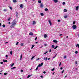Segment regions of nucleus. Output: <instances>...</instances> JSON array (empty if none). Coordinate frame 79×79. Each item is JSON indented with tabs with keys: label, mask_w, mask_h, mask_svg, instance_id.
<instances>
[{
	"label": "nucleus",
	"mask_w": 79,
	"mask_h": 79,
	"mask_svg": "<svg viewBox=\"0 0 79 79\" xmlns=\"http://www.w3.org/2000/svg\"><path fill=\"white\" fill-rule=\"evenodd\" d=\"M13 24L10 26L11 28H13L15 27V26L16 24V19H15L13 21Z\"/></svg>",
	"instance_id": "1"
},
{
	"label": "nucleus",
	"mask_w": 79,
	"mask_h": 79,
	"mask_svg": "<svg viewBox=\"0 0 79 79\" xmlns=\"http://www.w3.org/2000/svg\"><path fill=\"white\" fill-rule=\"evenodd\" d=\"M72 27L73 29H75L77 28V26L76 25H73L72 26Z\"/></svg>",
	"instance_id": "2"
},
{
	"label": "nucleus",
	"mask_w": 79,
	"mask_h": 79,
	"mask_svg": "<svg viewBox=\"0 0 79 79\" xmlns=\"http://www.w3.org/2000/svg\"><path fill=\"white\" fill-rule=\"evenodd\" d=\"M40 8H43V7H44V4H43V3H41L40 4Z\"/></svg>",
	"instance_id": "3"
},
{
	"label": "nucleus",
	"mask_w": 79,
	"mask_h": 79,
	"mask_svg": "<svg viewBox=\"0 0 79 79\" xmlns=\"http://www.w3.org/2000/svg\"><path fill=\"white\" fill-rule=\"evenodd\" d=\"M16 14V17H18V12L16 11L15 12Z\"/></svg>",
	"instance_id": "4"
},
{
	"label": "nucleus",
	"mask_w": 79,
	"mask_h": 79,
	"mask_svg": "<svg viewBox=\"0 0 79 79\" xmlns=\"http://www.w3.org/2000/svg\"><path fill=\"white\" fill-rule=\"evenodd\" d=\"M53 42H54V43H57L58 41L56 40H53Z\"/></svg>",
	"instance_id": "5"
},
{
	"label": "nucleus",
	"mask_w": 79,
	"mask_h": 79,
	"mask_svg": "<svg viewBox=\"0 0 79 79\" xmlns=\"http://www.w3.org/2000/svg\"><path fill=\"white\" fill-rule=\"evenodd\" d=\"M48 22L50 24V26H52V22H51V21L50 20H49Z\"/></svg>",
	"instance_id": "6"
},
{
	"label": "nucleus",
	"mask_w": 79,
	"mask_h": 79,
	"mask_svg": "<svg viewBox=\"0 0 79 79\" xmlns=\"http://www.w3.org/2000/svg\"><path fill=\"white\" fill-rule=\"evenodd\" d=\"M29 35H33V33L32 32H30L29 33Z\"/></svg>",
	"instance_id": "7"
},
{
	"label": "nucleus",
	"mask_w": 79,
	"mask_h": 79,
	"mask_svg": "<svg viewBox=\"0 0 79 79\" xmlns=\"http://www.w3.org/2000/svg\"><path fill=\"white\" fill-rule=\"evenodd\" d=\"M44 38H47V34L44 35Z\"/></svg>",
	"instance_id": "8"
},
{
	"label": "nucleus",
	"mask_w": 79,
	"mask_h": 79,
	"mask_svg": "<svg viewBox=\"0 0 79 79\" xmlns=\"http://www.w3.org/2000/svg\"><path fill=\"white\" fill-rule=\"evenodd\" d=\"M76 10L77 11H78L79 10V6H77L76 7Z\"/></svg>",
	"instance_id": "9"
},
{
	"label": "nucleus",
	"mask_w": 79,
	"mask_h": 79,
	"mask_svg": "<svg viewBox=\"0 0 79 79\" xmlns=\"http://www.w3.org/2000/svg\"><path fill=\"white\" fill-rule=\"evenodd\" d=\"M36 24V22H35V21H33V25H34V24Z\"/></svg>",
	"instance_id": "10"
},
{
	"label": "nucleus",
	"mask_w": 79,
	"mask_h": 79,
	"mask_svg": "<svg viewBox=\"0 0 79 79\" xmlns=\"http://www.w3.org/2000/svg\"><path fill=\"white\" fill-rule=\"evenodd\" d=\"M23 4H21L20 5V7L21 8H23Z\"/></svg>",
	"instance_id": "11"
},
{
	"label": "nucleus",
	"mask_w": 79,
	"mask_h": 79,
	"mask_svg": "<svg viewBox=\"0 0 79 79\" xmlns=\"http://www.w3.org/2000/svg\"><path fill=\"white\" fill-rule=\"evenodd\" d=\"M54 1V2L55 3H57L58 1V0H53Z\"/></svg>",
	"instance_id": "12"
},
{
	"label": "nucleus",
	"mask_w": 79,
	"mask_h": 79,
	"mask_svg": "<svg viewBox=\"0 0 79 79\" xmlns=\"http://www.w3.org/2000/svg\"><path fill=\"white\" fill-rule=\"evenodd\" d=\"M13 2L14 3H16L17 1H16V0H13Z\"/></svg>",
	"instance_id": "13"
},
{
	"label": "nucleus",
	"mask_w": 79,
	"mask_h": 79,
	"mask_svg": "<svg viewBox=\"0 0 79 79\" xmlns=\"http://www.w3.org/2000/svg\"><path fill=\"white\" fill-rule=\"evenodd\" d=\"M40 15H41L42 16H44V14L42 13H40Z\"/></svg>",
	"instance_id": "14"
},
{
	"label": "nucleus",
	"mask_w": 79,
	"mask_h": 79,
	"mask_svg": "<svg viewBox=\"0 0 79 79\" xmlns=\"http://www.w3.org/2000/svg\"><path fill=\"white\" fill-rule=\"evenodd\" d=\"M10 65H11V67H12L13 66V65H14V63H13L12 64H10Z\"/></svg>",
	"instance_id": "15"
},
{
	"label": "nucleus",
	"mask_w": 79,
	"mask_h": 79,
	"mask_svg": "<svg viewBox=\"0 0 79 79\" xmlns=\"http://www.w3.org/2000/svg\"><path fill=\"white\" fill-rule=\"evenodd\" d=\"M20 45L21 47H23L24 45V43H21Z\"/></svg>",
	"instance_id": "16"
},
{
	"label": "nucleus",
	"mask_w": 79,
	"mask_h": 79,
	"mask_svg": "<svg viewBox=\"0 0 79 79\" xmlns=\"http://www.w3.org/2000/svg\"><path fill=\"white\" fill-rule=\"evenodd\" d=\"M64 12H67V10L66 9H64Z\"/></svg>",
	"instance_id": "17"
},
{
	"label": "nucleus",
	"mask_w": 79,
	"mask_h": 79,
	"mask_svg": "<svg viewBox=\"0 0 79 79\" xmlns=\"http://www.w3.org/2000/svg\"><path fill=\"white\" fill-rule=\"evenodd\" d=\"M9 8H10V10H13L12 7L9 6Z\"/></svg>",
	"instance_id": "18"
},
{
	"label": "nucleus",
	"mask_w": 79,
	"mask_h": 79,
	"mask_svg": "<svg viewBox=\"0 0 79 79\" xmlns=\"http://www.w3.org/2000/svg\"><path fill=\"white\" fill-rule=\"evenodd\" d=\"M52 48H55V46L54 45H52Z\"/></svg>",
	"instance_id": "19"
},
{
	"label": "nucleus",
	"mask_w": 79,
	"mask_h": 79,
	"mask_svg": "<svg viewBox=\"0 0 79 79\" xmlns=\"http://www.w3.org/2000/svg\"><path fill=\"white\" fill-rule=\"evenodd\" d=\"M44 10L45 11H48V9L47 8H45V9H44Z\"/></svg>",
	"instance_id": "20"
},
{
	"label": "nucleus",
	"mask_w": 79,
	"mask_h": 79,
	"mask_svg": "<svg viewBox=\"0 0 79 79\" xmlns=\"http://www.w3.org/2000/svg\"><path fill=\"white\" fill-rule=\"evenodd\" d=\"M38 68H39V66H38L35 69V71H37L38 70Z\"/></svg>",
	"instance_id": "21"
},
{
	"label": "nucleus",
	"mask_w": 79,
	"mask_h": 79,
	"mask_svg": "<svg viewBox=\"0 0 79 79\" xmlns=\"http://www.w3.org/2000/svg\"><path fill=\"white\" fill-rule=\"evenodd\" d=\"M48 59V58H47V57H46V59H45V58H44V60H46V61H47Z\"/></svg>",
	"instance_id": "22"
},
{
	"label": "nucleus",
	"mask_w": 79,
	"mask_h": 79,
	"mask_svg": "<svg viewBox=\"0 0 79 79\" xmlns=\"http://www.w3.org/2000/svg\"><path fill=\"white\" fill-rule=\"evenodd\" d=\"M34 46H35L34 45H32V47L31 48V49H32V48H34Z\"/></svg>",
	"instance_id": "23"
},
{
	"label": "nucleus",
	"mask_w": 79,
	"mask_h": 79,
	"mask_svg": "<svg viewBox=\"0 0 79 79\" xmlns=\"http://www.w3.org/2000/svg\"><path fill=\"white\" fill-rule=\"evenodd\" d=\"M22 57H23V54H21L20 56V60L22 59Z\"/></svg>",
	"instance_id": "24"
},
{
	"label": "nucleus",
	"mask_w": 79,
	"mask_h": 79,
	"mask_svg": "<svg viewBox=\"0 0 79 79\" xmlns=\"http://www.w3.org/2000/svg\"><path fill=\"white\" fill-rule=\"evenodd\" d=\"M38 2L39 3H40L42 2V1H41L39 0V1H38Z\"/></svg>",
	"instance_id": "25"
},
{
	"label": "nucleus",
	"mask_w": 79,
	"mask_h": 79,
	"mask_svg": "<svg viewBox=\"0 0 79 79\" xmlns=\"http://www.w3.org/2000/svg\"><path fill=\"white\" fill-rule=\"evenodd\" d=\"M38 66V67H40V66H42V65H41V64H39Z\"/></svg>",
	"instance_id": "26"
},
{
	"label": "nucleus",
	"mask_w": 79,
	"mask_h": 79,
	"mask_svg": "<svg viewBox=\"0 0 79 79\" xmlns=\"http://www.w3.org/2000/svg\"><path fill=\"white\" fill-rule=\"evenodd\" d=\"M3 62H7V60H3Z\"/></svg>",
	"instance_id": "27"
},
{
	"label": "nucleus",
	"mask_w": 79,
	"mask_h": 79,
	"mask_svg": "<svg viewBox=\"0 0 79 79\" xmlns=\"http://www.w3.org/2000/svg\"><path fill=\"white\" fill-rule=\"evenodd\" d=\"M35 56V55L34 56H32L31 57V60H32V59H33V58H34V57Z\"/></svg>",
	"instance_id": "28"
},
{
	"label": "nucleus",
	"mask_w": 79,
	"mask_h": 79,
	"mask_svg": "<svg viewBox=\"0 0 79 79\" xmlns=\"http://www.w3.org/2000/svg\"><path fill=\"white\" fill-rule=\"evenodd\" d=\"M7 74V73H5L4 74V76H6V75Z\"/></svg>",
	"instance_id": "29"
},
{
	"label": "nucleus",
	"mask_w": 79,
	"mask_h": 79,
	"mask_svg": "<svg viewBox=\"0 0 79 79\" xmlns=\"http://www.w3.org/2000/svg\"><path fill=\"white\" fill-rule=\"evenodd\" d=\"M78 53V52L77 51H75L76 54H77Z\"/></svg>",
	"instance_id": "30"
},
{
	"label": "nucleus",
	"mask_w": 79,
	"mask_h": 79,
	"mask_svg": "<svg viewBox=\"0 0 79 79\" xmlns=\"http://www.w3.org/2000/svg\"><path fill=\"white\" fill-rule=\"evenodd\" d=\"M58 48V46H56L55 48L54 49H56Z\"/></svg>",
	"instance_id": "31"
},
{
	"label": "nucleus",
	"mask_w": 79,
	"mask_h": 79,
	"mask_svg": "<svg viewBox=\"0 0 79 79\" xmlns=\"http://www.w3.org/2000/svg\"><path fill=\"white\" fill-rule=\"evenodd\" d=\"M48 53V51H46L44 53V55H45V54H46V53Z\"/></svg>",
	"instance_id": "32"
},
{
	"label": "nucleus",
	"mask_w": 79,
	"mask_h": 79,
	"mask_svg": "<svg viewBox=\"0 0 79 79\" xmlns=\"http://www.w3.org/2000/svg\"><path fill=\"white\" fill-rule=\"evenodd\" d=\"M48 53V51H46L44 53V55H45V54H46V53Z\"/></svg>",
	"instance_id": "33"
},
{
	"label": "nucleus",
	"mask_w": 79,
	"mask_h": 79,
	"mask_svg": "<svg viewBox=\"0 0 79 79\" xmlns=\"http://www.w3.org/2000/svg\"><path fill=\"white\" fill-rule=\"evenodd\" d=\"M2 27H5V25H3Z\"/></svg>",
	"instance_id": "34"
},
{
	"label": "nucleus",
	"mask_w": 79,
	"mask_h": 79,
	"mask_svg": "<svg viewBox=\"0 0 79 79\" xmlns=\"http://www.w3.org/2000/svg\"><path fill=\"white\" fill-rule=\"evenodd\" d=\"M54 70H55V68H54L51 70V71H53Z\"/></svg>",
	"instance_id": "35"
},
{
	"label": "nucleus",
	"mask_w": 79,
	"mask_h": 79,
	"mask_svg": "<svg viewBox=\"0 0 79 79\" xmlns=\"http://www.w3.org/2000/svg\"><path fill=\"white\" fill-rule=\"evenodd\" d=\"M31 76V75H28V76L27 77V78H29V77H30V76Z\"/></svg>",
	"instance_id": "36"
},
{
	"label": "nucleus",
	"mask_w": 79,
	"mask_h": 79,
	"mask_svg": "<svg viewBox=\"0 0 79 79\" xmlns=\"http://www.w3.org/2000/svg\"><path fill=\"white\" fill-rule=\"evenodd\" d=\"M4 11H7V10L6 9H4L3 10Z\"/></svg>",
	"instance_id": "37"
},
{
	"label": "nucleus",
	"mask_w": 79,
	"mask_h": 79,
	"mask_svg": "<svg viewBox=\"0 0 79 79\" xmlns=\"http://www.w3.org/2000/svg\"><path fill=\"white\" fill-rule=\"evenodd\" d=\"M16 68V67H13L12 68H11V69H15Z\"/></svg>",
	"instance_id": "38"
},
{
	"label": "nucleus",
	"mask_w": 79,
	"mask_h": 79,
	"mask_svg": "<svg viewBox=\"0 0 79 79\" xmlns=\"http://www.w3.org/2000/svg\"><path fill=\"white\" fill-rule=\"evenodd\" d=\"M67 18V16L66 15L64 16V18Z\"/></svg>",
	"instance_id": "39"
},
{
	"label": "nucleus",
	"mask_w": 79,
	"mask_h": 79,
	"mask_svg": "<svg viewBox=\"0 0 79 79\" xmlns=\"http://www.w3.org/2000/svg\"><path fill=\"white\" fill-rule=\"evenodd\" d=\"M19 44V42H17L16 44V45H18Z\"/></svg>",
	"instance_id": "40"
},
{
	"label": "nucleus",
	"mask_w": 79,
	"mask_h": 79,
	"mask_svg": "<svg viewBox=\"0 0 79 79\" xmlns=\"http://www.w3.org/2000/svg\"><path fill=\"white\" fill-rule=\"evenodd\" d=\"M73 24H75V21H73Z\"/></svg>",
	"instance_id": "41"
},
{
	"label": "nucleus",
	"mask_w": 79,
	"mask_h": 79,
	"mask_svg": "<svg viewBox=\"0 0 79 79\" xmlns=\"http://www.w3.org/2000/svg\"><path fill=\"white\" fill-rule=\"evenodd\" d=\"M64 70H63V71L61 72V73L63 74V73H64Z\"/></svg>",
	"instance_id": "42"
},
{
	"label": "nucleus",
	"mask_w": 79,
	"mask_h": 79,
	"mask_svg": "<svg viewBox=\"0 0 79 79\" xmlns=\"http://www.w3.org/2000/svg\"><path fill=\"white\" fill-rule=\"evenodd\" d=\"M60 65H61V62H60V64L59 65V66H60Z\"/></svg>",
	"instance_id": "43"
},
{
	"label": "nucleus",
	"mask_w": 79,
	"mask_h": 79,
	"mask_svg": "<svg viewBox=\"0 0 79 79\" xmlns=\"http://www.w3.org/2000/svg\"><path fill=\"white\" fill-rule=\"evenodd\" d=\"M77 46L78 47V48H79V44H77Z\"/></svg>",
	"instance_id": "44"
},
{
	"label": "nucleus",
	"mask_w": 79,
	"mask_h": 79,
	"mask_svg": "<svg viewBox=\"0 0 79 79\" xmlns=\"http://www.w3.org/2000/svg\"><path fill=\"white\" fill-rule=\"evenodd\" d=\"M65 2H63V5H65Z\"/></svg>",
	"instance_id": "45"
},
{
	"label": "nucleus",
	"mask_w": 79,
	"mask_h": 79,
	"mask_svg": "<svg viewBox=\"0 0 79 79\" xmlns=\"http://www.w3.org/2000/svg\"><path fill=\"white\" fill-rule=\"evenodd\" d=\"M10 19H11V18H9L8 19V21H10Z\"/></svg>",
	"instance_id": "46"
},
{
	"label": "nucleus",
	"mask_w": 79,
	"mask_h": 79,
	"mask_svg": "<svg viewBox=\"0 0 79 79\" xmlns=\"http://www.w3.org/2000/svg\"><path fill=\"white\" fill-rule=\"evenodd\" d=\"M37 37H36L35 38V40H37Z\"/></svg>",
	"instance_id": "47"
},
{
	"label": "nucleus",
	"mask_w": 79,
	"mask_h": 79,
	"mask_svg": "<svg viewBox=\"0 0 79 79\" xmlns=\"http://www.w3.org/2000/svg\"><path fill=\"white\" fill-rule=\"evenodd\" d=\"M58 22H60V19H59L57 20Z\"/></svg>",
	"instance_id": "48"
},
{
	"label": "nucleus",
	"mask_w": 79,
	"mask_h": 79,
	"mask_svg": "<svg viewBox=\"0 0 79 79\" xmlns=\"http://www.w3.org/2000/svg\"><path fill=\"white\" fill-rule=\"evenodd\" d=\"M10 55H12V51H10Z\"/></svg>",
	"instance_id": "49"
},
{
	"label": "nucleus",
	"mask_w": 79,
	"mask_h": 79,
	"mask_svg": "<svg viewBox=\"0 0 79 79\" xmlns=\"http://www.w3.org/2000/svg\"><path fill=\"white\" fill-rule=\"evenodd\" d=\"M3 62H0V64H3Z\"/></svg>",
	"instance_id": "50"
},
{
	"label": "nucleus",
	"mask_w": 79,
	"mask_h": 79,
	"mask_svg": "<svg viewBox=\"0 0 79 79\" xmlns=\"http://www.w3.org/2000/svg\"><path fill=\"white\" fill-rule=\"evenodd\" d=\"M44 63H41V66H43V64Z\"/></svg>",
	"instance_id": "51"
},
{
	"label": "nucleus",
	"mask_w": 79,
	"mask_h": 79,
	"mask_svg": "<svg viewBox=\"0 0 79 79\" xmlns=\"http://www.w3.org/2000/svg\"><path fill=\"white\" fill-rule=\"evenodd\" d=\"M44 74H45L46 73V72L45 71H44L43 72Z\"/></svg>",
	"instance_id": "52"
},
{
	"label": "nucleus",
	"mask_w": 79,
	"mask_h": 79,
	"mask_svg": "<svg viewBox=\"0 0 79 79\" xmlns=\"http://www.w3.org/2000/svg\"><path fill=\"white\" fill-rule=\"evenodd\" d=\"M49 52H52V50L51 49H50L49 50Z\"/></svg>",
	"instance_id": "53"
},
{
	"label": "nucleus",
	"mask_w": 79,
	"mask_h": 79,
	"mask_svg": "<svg viewBox=\"0 0 79 79\" xmlns=\"http://www.w3.org/2000/svg\"><path fill=\"white\" fill-rule=\"evenodd\" d=\"M68 76V75H66V76H65L64 77V78H66V77H67Z\"/></svg>",
	"instance_id": "54"
},
{
	"label": "nucleus",
	"mask_w": 79,
	"mask_h": 79,
	"mask_svg": "<svg viewBox=\"0 0 79 79\" xmlns=\"http://www.w3.org/2000/svg\"><path fill=\"white\" fill-rule=\"evenodd\" d=\"M66 56H64V58H66Z\"/></svg>",
	"instance_id": "55"
},
{
	"label": "nucleus",
	"mask_w": 79,
	"mask_h": 79,
	"mask_svg": "<svg viewBox=\"0 0 79 79\" xmlns=\"http://www.w3.org/2000/svg\"><path fill=\"white\" fill-rule=\"evenodd\" d=\"M40 77H41V78H43V76H40Z\"/></svg>",
	"instance_id": "56"
},
{
	"label": "nucleus",
	"mask_w": 79,
	"mask_h": 79,
	"mask_svg": "<svg viewBox=\"0 0 79 79\" xmlns=\"http://www.w3.org/2000/svg\"><path fill=\"white\" fill-rule=\"evenodd\" d=\"M6 58H7V57H8V55H6Z\"/></svg>",
	"instance_id": "57"
},
{
	"label": "nucleus",
	"mask_w": 79,
	"mask_h": 79,
	"mask_svg": "<svg viewBox=\"0 0 79 79\" xmlns=\"http://www.w3.org/2000/svg\"><path fill=\"white\" fill-rule=\"evenodd\" d=\"M60 69H61V70L63 69V67H61V68H60Z\"/></svg>",
	"instance_id": "58"
},
{
	"label": "nucleus",
	"mask_w": 79,
	"mask_h": 79,
	"mask_svg": "<svg viewBox=\"0 0 79 79\" xmlns=\"http://www.w3.org/2000/svg\"><path fill=\"white\" fill-rule=\"evenodd\" d=\"M1 25H2V23H0V27H1Z\"/></svg>",
	"instance_id": "59"
},
{
	"label": "nucleus",
	"mask_w": 79,
	"mask_h": 79,
	"mask_svg": "<svg viewBox=\"0 0 79 79\" xmlns=\"http://www.w3.org/2000/svg\"><path fill=\"white\" fill-rule=\"evenodd\" d=\"M76 64H77V61H76Z\"/></svg>",
	"instance_id": "60"
},
{
	"label": "nucleus",
	"mask_w": 79,
	"mask_h": 79,
	"mask_svg": "<svg viewBox=\"0 0 79 79\" xmlns=\"http://www.w3.org/2000/svg\"><path fill=\"white\" fill-rule=\"evenodd\" d=\"M8 24H11V23L9 22L8 23Z\"/></svg>",
	"instance_id": "61"
},
{
	"label": "nucleus",
	"mask_w": 79,
	"mask_h": 79,
	"mask_svg": "<svg viewBox=\"0 0 79 79\" xmlns=\"http://www.w3.org/2000/svg\"><path fill=\"white\" fill-rule=\"evenodd\" d=\"M35 44H38V42H36Z\"/></svg>",
	"instance_id": "62"
},
{
	"label": "nucleus",
	"mask_w": 79,
	"mask_h": 79,
	"mask_svg": "<svg viewBox=\"0 0 79 79\" xmlns=\"http://www.w3.org/2000/svg\"><path fill=\"white\" fill-rule=\"evenodd\" d=\"M54 73H55V72L53 73H52L53 75L54 74Z\"/></svg>",
	"instance_id": "63"
},
{
	"label": "nucleus",
	"mask_w": 79,
	"mask_h": 79,
	"mask_svg": "<svg viewBox=\"0 0 79 79\" xmlns=\"http://www.w3.org/2000/svg\"><path fill=\"white\" fill-rule=\"evenodd\" d=\"M23 70H21V72H23Z\"/></svg>",
	"instance_id": "64"
}]
</instances>
